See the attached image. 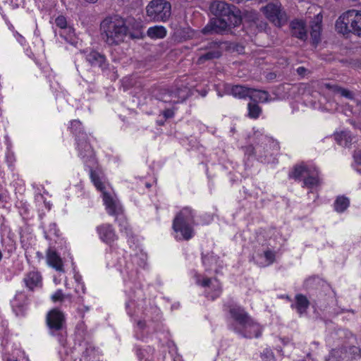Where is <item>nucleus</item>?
<instances>
[{
  "mask_svg": "<svg viewBox=\"0 0 361 361\" xmlns=\"http://www.w3.org/2000/svg\"><path fill=\"white\" fill-rule=\"evenodd\" d=\"M130 37L131 39H142L144 37V35L142 32L136 31L135 32H130Z\"/></svg>",
  "mask_w": 361,
  "mask_h": 361,
  "instance_id": "obj_38",
  "label": "nucleus"
},
{
  "mask_svg": "<svg viewBox=\"0 0 361 361\" xmlns=\"http://www.w3.org/2000/svg\"><path fill=\"white\" fill-rule=\"evenodd\" d=\"M81 126V123L79 121L75 120L71 122V129L74 131H76L78 129H80Z\"/></svg>",
  "mask_w": 361,
  "mask_h": 361,
  "instance_id": "obj_40",
  "label": "nucleus"
},
{
  "mask_svg": "<svg viewBox=\"0 0 361 361\" xmlns=\"http://www.w3.org/2000/svg\"><path fill=\"white\" fill-rule=\"evenodd\" d=\"M197 283H200L203 287H207L209 286L211 283V279L209 278H206L201 283L200 282V281H197Z\"/></svg>",
  "mask_w": 361,
  "mask_h": 361,
  "instance_id": "obj_43",
  "label": "nucleus"
},
{
  "mask_svg": "<svg viewBox=\"0 0 361 361\" xmlns=\"http://www.w3.org/2000/svg\"><path fill=\"white\" fill-rule=\"evenodd\" d=\"M307 69L305 68V67H302V66H300V67H298L296 70L297 71V73L299 75H301V76H304L305 73L307 72Z\"/></svg>",
  "mask_w": 361,
  "mask_h": 361,
  "instance_id": "obj_44",
  "label": "nucleus"
},
{
  "mask_svg": "<svg viewBox=\"0 0 361 361\" xmlns=\"http://www.w3.org/2000/svg\"><path fill=\"white\" fill-rule=\"evenodd\" d=\"M334 138L336 142L342 146H346L348 142L349 137L347 136V134L344 132H341L340 133H335Z\"/></svg>",
  "mask_w": 361,
  "mask_h": 361,
  "instance_id": "obj_30",
  "label": "nucleus"
},
{
  "mask_svg": "<svg viewBox=\"0 0 361 361\" xmlns=\"http://www.w3.org/2000/svg\"><path fill=\"white\" fill-rule=\"evenodd\" d=\"M102 39L109 45H117L124 41L128 32L123 18L117 16L107 17L100 24Z\"/></svg>",
  "mask_w": 361,
  "mask_h": 361,
  "instance_id": "obj_3",
  "label": "nucleus"
},
{
  "mask_svg": "<svg viewBox=\"0 0 361 361\" xmlns=\"http://www.w3.org/2000/svg\"><path fill=\"white\" fill-rule=\"evenodd\" d=\"M146 187H147V188H149V187H151L150 183H146Z\"/></svg>",
  "mask_w": 361,
  "mask_h": 361,
  "instance_id": "obj_53",
  "label": "nucleus"
},
{
  "mask_svg": "<svg viewBox=\"0 0 361 361\" xmlns=\"http://www.w3.org/2000/svg\"><path fill=\"white\" fill-rule=\"evenodd\" d=\"M275 349L280 355H283V348L281 346L276 347Z\"/></svg>",
  "mask_w": 361,
  "mask_h": 361,
  "instance_id": "obj_49",
  "label": "nucleus"
},
{
  "mask_svg": "<svg viewBox=\"0 0 361 361\" xmlns=\"http://www.w3.org/2000/svg\"><path fill=\"white\" fill-rule=\"evenodd\" d=\"M194 221L192 211L188 208H183L173 220V228L176 232H180L183 239L189 240L192 236L193 229L190 224Z\"/></svg>",
  "mask_w": 361,
  "mask_h": 361,
  "instance_id": "obj_6",
  "label": "nucleus"
},
{
  "mask_svg": "<svg viewBox=\"0 0 361 361\" xmlns=\"http://www.w3.org/2000/svg\"><path fill=\"white\" fill-rule=\"evenodd\" d=\"M349 204L348 198L345 196H338L334 202L335 210L338 212H343L348 207Z\"/></svg>",
  "mask_w": 361,
  "mask_h": 361,
  "instance_id": "obj_25",
  "label": "nucleus"
},
{
  "mask_svg": "<svg viewBox=\"0 0 361 361\" xmlns=\"http://www.w3.org/2000/svg\"><path fill=\"white\" fill-rule=\"evenodd\" d=\"M25 282L27 287L32 290L34 287L37 286L41 283V276L37 272H30L25 279Z\"/></svg>",
  "mask_w": 361,
  "mask_h": 361,
  "instance_id": "obj_21",
  "label": "nucleus"
},
{
  "mask_svg": "<svg viewBox=\"0 0 361 361\" xmlns=\"http://www.w3.org/2000/svg\"><path fill=\"white\" fill-rule=\"evenodd\" d=\"M221 53L219 50H211V51H209L206 52L205 54H202L198 58L197 63L198 64H202L206 61L212 60L214 59H218V58H219L221 56Z\"/></svg>",
  "mask_w": 361,
  "mask_h": 361,
  "instance_id": "obj_24",
  "label": "nucleus"
},
{
  "mask_svg": "<svg viewBox=\"0 0 361 361\" xmlns=\"http://www.w3.org/2000/svg\"><path fill=\"white\" fill-rule=\"evenodd\" d=\"M260 10L265 17L277 27L283 26L288 21L287 14L278 1L269 2Z\"/></svg>",
  "mask_w": 361,
  "mask_h": 361,
  "instance_id": "obj_7",
  "label": "nucleus"
},
{
  "mask_svg": "<svg viewBox=\"0 0 361 361\" xmlns=\"http://www.w3.org/2000/svg\"><path fill=\"white\" fill-rule=\"evenodd\" d=\"M220 292H221L220 289L216 290L215 295H212V299L214 300L215 298L217 297L219 295Z\"/></svg>",
  "mask_w": 361,
  "mask_h": 361,
  "instance_id": "obj_50",
  "label": "nucleus"
},
{
  "mask_svg": "<svg viewBox=\"0 0 361 361\" xmlns=\"http://www.w3.org/2000/svg\"><path fill=\"white\" fill-rule=\"evenodd\" d=\"M248 116L252 118H257L261 112L262 109L256 102H250L248 104Z\"/></svg>",
  "mask_w": 361,
  "mask_h": 361,
  "instance_id": "obj_26",
  "label": "nucleus"
},
{
  "mask_svg": "<svg viewBox=\"0 0 361 361\" xmlns=\"http://www.w3.org/2000/svg\"><path fill=\"white\" fill-rule=\"evenodd\" d=\"M290 176L294 178L304 177V185L310 188L317 186L319 184L317 173L311 172L305 166L300 165L295 166L293 174L290 175Z\"/></svg>",
  "mask_w": 361,
  "mask_h": 361,
  "instance_id": "obj_9",
  "label": "nucleus"
},
{
  "mask_svg": "<svg viewBox=\"0 0 361 361\" xmlns=\"http://www.w3.org/2000/svg\"><path fill=\"white\" fill-rule=\"evenodd\" d=\"M47 325L51 335L59 334L61 331H66V317H46Z\"/></svg>",
  "mask_w": 361,
  "mask_h": 361,
  "instance_id": "obj_13",
  "label": "nucleus"
},
{
  "mask_svg": "<svg viewBox=\"0 0 361 361\" xmlns=\"http://www.w3.org/2000/svg\"><path fill=\"white\" fill-rule=\"evenodd\" d=\"M137 324V327L141 330L144 329L146 326V322L145 319H138L135 322Z\"/></svg>",
  "mask_w": 361,
  "mask_h": 361,
  "instance_id": "obj_41",
  "label": "nucleus"
},
{
  "mask_svg": "<svg viewBox=\"0 0 361 361\" xmlns=\"http://www.w3.org/2000/svg\"><path fill=\"white\" fill-rule=\"evenodd\" d=\"M80 361H89V357L86 354H83Z\"/></svg>",
  "mask_w": 361,
  "mask_h": 361,
  "instance_id": "obj_48",
  "label": "nucleus"
},
{
  "mask_svg": "<svg viewBox=\"0 0 361 361\" xmlns=\"http://www.w3.org/2000/svg\"><path fill=\"white\" fill-rule=\"evenodd\" d=\"M47 259L49 266L54 268L56 271H64L61 258L55 250L49 248L47 252Z\"/></svg>",
  "mask_w": 361,
  "mask_h": 361,
  "instance_id": "obj_14",
  "label": "nucleus"
},
{
  "mask_svg": "<svg viewBox=\"0 0 361 361\" xmlns=\"http://www.w3.org/2000/svg\"><path fill=\"white\" fill-rule=\"evenodd\" d=\"M80 151V155L85 162L94 161V154L91 145L86 141V135L81 133L76 135Z\"/></svg>",
  "mask_w": 361,
  "mask_h": 361,
  "instance_id": "obj_10",
  "label": "nucleus"
},
{
  "mask_svg": "<svg viewBox=\"0 0 361 361\" xmlns=\"http://www.w3.org/2000/svg\"><path fill=\"white\" fill-rule=\"evenodd\" d=\"M352 14H353V10H349L347 12L343 13L336 20L335 24L336 30L343 35H348L352 33L350 30L351 18Z\"/></svg>",
  "mask_w": 361,
  "mask_h": 361,
  "instance_id": "obj_12",
  "label": "nucleus"
},
{
  "mask_svg": "<svg viewBox=\"0 0 361 361\" xmlns=\"http://www.w3.org/2000/svg\"><path fill=\"white\" fill-rule=\"evenodd\" d=\"M226 88L228 93L240 99H244L247 97L250 98V92H252L251 88L243 85H227Z\"/></svg>",
  "mask_w": 361,
  "mask_h": 361,
  "instance_id": "obj_15",
  "label": "nucleus"
},
{
  "mask_svg": "<svg viewBox=\"0 0 361 361\" xmlns=\"http://www.w3.org/2000/svg\"><path fill=\"white\" fill-rule=\"evenodd\" d=\"M90 167V178L92 179V181L94 183V185L97 187V188L101 192H102L103 200L106 207V209H108L109 214L111 215H118L121 211V207H120L118 203H117L116 201H115L111 197V195L109 193L104 191V187L103 186V184L101 182L99 176L92 169L91 166Z\"/></svg>",
  "mask_w": 361,
  "mask_h": 361,
  "instance_id": "obj_8",
  "label": "nucleus"
},
{
  "mask_svg": "<svg viewBox=\"0 0 361 361\" xmlns=\"http://www.w3.org/2000/svg\"><path fill=\"white\" fill-rule=\"evenodd\" d=\"M229 312L232 316H247L243 309L237 305H229Z\"/></svg>",
  "mask_w": 361,
  "mask_h": 361,
  "instance_id": "obj_31",
  "label": "nucleus"
},
{
  "mask_svg": "<svg viewBox=\"0 0 361 361\" xmlns=\"http://www.w3.org/2000/svg\"><path fill=\"white\" fill-rule=\"evenodd\" d=\"M97 231L101 239L106 243L110 244L115 240L116 235L111 225H102L98 227Z\"/></svg>",
  "mask_w": 361,
  "mask_h": 361,
  "instance_id": "obj_16",
  "label": "nucleus"
},
{
  "mask_svg": "<svg viewBox=\"0 0 361 361\" xmlns=\"http://www.w3.org/2000/svg\"><path fill=\"white\" fill-rule=\"evenodd\" d=\"M217 258L213 253L202 255V263L204 266L211 267L213 264L216 263Z\"/></svg>",
  "mask_w": 361,
  "mask_h": 361,
  "instance_id": "obj_29",
  "label": "nucleus"
},
{
  "mask_svg": "<svg viewBox=\"0 0 361 361\" xmlns=\"http://www.w3.org/2000/svg\"><path fill=\"white\" fill-rule=\"evenodd\" d=\"M262 361H275L274 354L271 348H265L261 354Z\"/></svg>",
  "mask_w": 361,
  "mask_h": 361,
  "instance_id": "obj_32",
  "label": "nucleus"
},
{
  "mask_svg": "<svg viewBox=\"0 0 361 361\" xmlns=\"http://www.w3.org/2000/svg\"><path fill=\"white\" fill-rule=\"evenodd\" d=\"M251 90L250 99L254 102H268L271 100L269 92L266 90H259L254 88H251Z\"/></svg>",
  "mask_w": 361,
  "mask_h": 361,
  "instance_id": "obj_19",
  "label": "nucleus"
},
{
  "mask_svg": "<svg viewBox=\"0 0 361 361\" xmlns=\"http://www.w3.org/2000/svg\"><path fill=\"white\" fill-rule=\"evenodd\" d=\"M280 340L283 345H287L290 343L288 338H280Z\"/></svg>",
  "mask_w": 361,
  "mask_h": 361,
  "instance_id": "obj_46",
  "label": "nucleus"
},
{
  "mask_svg": "<svg viewBox=\"0 0 361 361\" xmlns=\"http://www.w3.org/2000/svg\"><path fill=\"white\" fill-rule=\"evenodd\" d=\"M251 27H255L259 32H266L268 27V23L257 18H254L251 23Z\"/></svg>",
  "mask_w": 361,
  "mask_h": 361,
  "instance_id": "obj_27",
  "label": "nucleus"
},
{
  "mask_svg": "<svg viewBox=\"0 0 361 361\" xmlns=\"http://www.w3.org/2000/svg\"><path fill=\"white\" fill-rule=\"evenodd\" d=\"M1 199H2V196H1V195H0V201H1Z\"/></svg>",
  "mask_w": 361,
  "mask_h": 361,
  "instance_id": "obj_55",
  "label": "nucleus"
},
{
  "mask_svg": "<svg viewBox=\"0 0 361 361\" xmlns=\"http://www.w3.org/2000/svg\"><path fill=\"white\" fill-rule=\"evenodd\" d=\"M326 341L336 346L329 353V357L335 361H350L360 354V348L355 345V335L348 329H334L327 336Z\"/></svg>",
  "mask_w": 361,
  "mask_h": 361,
  "instance_id": "obj_2",
  "label": "nucleus"
},
{
  "mask_svg": "<svg viewBox=\"0 0 361 361\" xmlns=\"http://www.w3.org/2000/svg\"><path fill=\"white\" fill-rule=\"evenodd\" d=\"M164 116L166 118H172L174 115L173 111L171 109H167L164 111Z\"/></svg>",
  "mask_w": 361,
  "mask_h": 361,
  "instance_id": "obj_42",
  "label": "nucleus"
},
{
  "mask_svg": "<svg viewBox=\"0 0 361 361\" xmlns=\"http://www.w3.org/2000/svg\"><path fill=\"white\" fill-rule=\"evenodd\" d=\"M290 34L293 37L305 41L307 39V30L304 20L294 19L290 23Z\"/></svg>",
  "mask_w": 361,
  "mask_h": 361,
  "instance_id": "obj_11",
  "label": "nucleus"
},
{
  "mask_svg": "<svg viewBox=\"0 0 361 361\" xmlns=\"http://www.w3.org/2000/svg\"><path fill=\"white\" fill-rule=\"evenodd\" d=\"M228 326L235 334L246 338H259L263 331V326L252 317H230Z\"/></svg>",
  "mask_w": 361,
  "mask_h": 361,
  "instance_id": "obj_4",
  "label": "nucleus"
},
{
  "mask_svg": "<svg viewBox=\"0 0 361 361\" xmlns=\"http://www.w3.org/2000/svg\"><path fill=\"white\" fill-rule=\"evenodd\" d=\"M210 12L216 16L202 29L204 35L227 34L231 29L240 25L242 18L240 10L226 1H215L209 6Z\"/></svg>",
  "mask_w": 361,
  "mask_h": 361,
  "instance_id": "obj_1",
  "label": "nucleus"
},
{
  "mask_svg": "<svg viewBox=\"0 0 361 361\" xmlns=\"http://www.w3.org/2000/svg\"><path fill=\"white\" fill-rule=\"evenodd\" d=\"M55 23L56 26L61 29H68L69 33L74 31L73 27H67L66 18L63 16H58L55 20Z\"/></svg>",
  "mask_w": 361,
  "mask_h": 361,
  "instance_id": "obj_28",
  "label": "nucleus"
},
{
  "mask_svg": "<svg viewBox=\"0 0 361 361\" xmlns=\"http://www.w3.org/2000/svg\"><path fill=\"white\" fill-rule=\"evenodd\" d=\"M324 87L329 90H331L334 93H337L338 94L341 89V87L337 85H332V84H330V83H325L324 84Z\"/></svg>",
  "mask_w": 361,
  "mask_h": 361,
  "instance_id": "obj_34",
  "label": "nucleus"
},
{
  "mask_svg": "<svg viewBox=\"0 0 361 361\" xmlns=\"http://www.w3.org/2000/svg\"><path fill=\"white\" fill-rule=\"evenodd\" d=\"M338 94H340L342 97H344L349 99H353L354 97L353 93L351 91H350L347 89L343 88V87H341Z\"/></svg>",
  "mask_w": 361,
  "mask_h": 361,
  "instance_id": "obj_33",
  "label": "nucleus"
},
{
  "mask_svg": "<svg viewBox=\"0 0 361 361\" xmlns=\"http://www.w3.org/2000/svg\"><path fill=\"white\" fill-rule=\"evenodd\" d=\"M354 159L357 164H361V150L355 153Z\"/></svg>",
  "mask_w": 361,
  "mask_h": 361,
  "instance_id": "obj_45",
  "label": "nucleus"
},
{
  "mask_svg": "<svg viewBox=\"0 0 361 361\" xmlns=\"http://www.w3.org/2000/svg\"><path fill=\"white\" fill-rule=\"evenodd\" d=\"M85 1L87 2H89V3H94L96 2L97 0H85Z\"/></svg>",
  "mask_w": 361,
  "mask_h": 361,
  "instance_id": "obj_52",
  "label": "nucleus"
},
{
  "mask_svg": "<svg viewBox=\"0 0 361 361\" xmlns=\"http://www.w3.org/2000/svg\"><path fill=\"white\" fill-rule=\"evenodd\" d=\"M322 20L319 16H317V20L312 22L311 26L310 36L312 39V44L317 45L320 41V33L322 30Z\"/></svg>",
  "mask_w": 361,
  "mask_h": 361,
  "instance_id": "obj_20",
  "label": "nucleus"
},
{
  "mask_svg": "<svg viewBox=\"0 0 361 361\" xmlns=\"http://www.w3.org/2000/svg\"><path fill=\"white\" fill-rule=\"evenodd\" d=\"M136 354L140 360H142L143 359L144 355L141 350H137Z\"/></svg>",
  "mask_w": 361,
  "mask_h": 361,
  "instance_id": "obj_47",
  "label": "nucleus"
},
{
  "mask_svg": "<svg viewBox=\"0 0 361 361\" xmlns=\"http://www.w3.org/2000/svg\"><path fill=\"white\" fill-rule=\"evenodd\" d=\"M86 58L88 62L93 66L99 67L102 70L107 68L104 56L97 51H91L87 55Z\"/></svg>",
  "mask_w": 361,
  "mask_h": 361,
  "instance_id": "obj_17",
  "label": "nucleus"
},
{
  "mask_svg": "<svg viewBox=\"0 0 361 361\" xmlns=\"http://www.w3.org/2000/svg\"><path fill=\"white\" fill-rule=\"evenodd\" d=\"M63 297L64 295L62 291L61 290H59L51 296V299L54 302L62 301Z\"/></svg>",
  "mask_w": 361,
  "mask_h": 361,
  "instance_id": "obj_35",
  "label": "nucleus"
},
{
  "mask_svg": "<svg viewBox=\"0 0 361 361\" xmlns=\"http://www.w3.org/2000/svg\"><path fill=\"white\" fill-rule=\"evenodd\" d=\"M171 97V94L169 92H168L166 90H164V94L160 93L159 95L157 96V98L159 100L166 102L169 99V97Z\"/></svg>",
  "mask_w": 361,
  "mask_h": 361,
  "instance_id": "obj_37",
  "label": "nucleus"
},
{
  "mask_svg": "<svg viewBox=\"0 0 361 361\" xmlns=\"http://www.w3.org/2000/svg\"><path fill=\"white\" fill-rule=\"evenodd\" d=\"M296 299V308L299 314H302L305 313V310L307 308L310 302L307 298L301 294L297 295Z\"/></svg>",
  "mask_w": 361,
  "mask_h": 361,
  "instance_id": "obj_23",
  "label": "nucleus"
},
{
  "mask_svg": "<svg viewBox=\"0 0 361 361\" xmlns=\"http://www.w3.org/2000/svg\"><path fill=\"white\" fill-rule=\"evenodd\" d=\"M265 258L269 262V263L274 262L275 259V255L271 250H267L264 252Z\"/></svg>",
  "mask_w": 361,
  "mask_h": 361,
  "instance_id": "obj_36",
  "label": "nucleus"
},
{
  "mask_svg": "<svg viewBox=\"0 0 361 361\" xmlns=\"http://www.w3.org/2000/svg\"><path fill=\"white\" fill-rule=\"evenodd\" d=\"M275 78H276V74L275 73H269V75H268V78L269 79H274Z\"/></svg>",
  "mask_w": 361,
  "mask_h": 361,
  "instance_id": "obj_51",
  "label": "nucleus"
},
{
  "mask_svg": "<svg viewBox=\"0 0 361 361\" xmlns=\"http://www.w3.org/2000/svg\"><path fill=\"white\" fill-rule=\"evenodd\" d=\"M47 316H63V314L58 309H53L47 313Z\"/></svg>",
  "mask_w": 361,
  "mask_h": 361,
  "instance_id": "obj_39",
  "label": "nucleus"
},
{
  "mask_svg": "<svg viewBox=\"0 0 361 361\" xmlns=\"http://www.w3.org/2000/svg\"><path fill=\"white\" fill-rule=\"evenodd\" d=\"M146 13L151 20L165 22L171 16V6L166 0H152L146 7Z\"/></svg>",
  "mask_w": 361,
  "mask_h": 361,
  "instance_id": "obj_5",
  "label": "nucleus"
},
{
  "mask_svg": "<svg viewBox=\"0 0 361 361\" xmlns=\"http://www.w3.org/2000/svg\"><path fill=\"white\" fill-rule=\"evenodd\" d=\"M353 10V14L350 18L351 21L350 30L353 34L361 37V11Z\"/></svg>",
  "mask_w": 361,
  "mask_h": 361,
  "instance_id": "obj_18",
  "label": "nucleus"
},
{
  "mask_svg": "<svg viewBox=\"0 0 361 361\" xmlns=\"http://www.w3.org/2000/svg\"><path fill=\"white\" fill-rule=\"evenodd\" d=\"M147 34L152 39H161L166 36V30L163 26H154L147 30Z\"/></svg>",
  "mask_w": 361,
  "mask_h": 361,
  "instance_id": "obj_22",
  "label": "nucleus"
},
{
  "mask_svg": "<svg viewBox=\"0 0 361 361\" xmlns=\"http://www.w3.org/2000/svg\"><path fill=\"white\" fill-rule=\"evenodd\" d=\"M1 258H2V253H1V252L0 251V260L1 259Z\"/></svg>",
  "mask_w": 361,
  "mask_h": 361,
  "instance_id": "obj_54",
  "label": "nucleus"
}]
</instances>
